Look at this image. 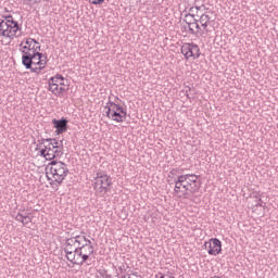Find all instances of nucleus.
Wrapping results in <instances>:
<instances>
[{
  "mask_svg": "<svg viewBox=\"0 0 278 278\" xmlns=\"http://www.w3.org/2000/svg\"><path fill=\"white\" fill-rule=\"evenodd\" d=\"M184 23L188 25L189 34H191L192 36H199V34H201V25H199V20L193 18L192 22L188 21V18H184Z\"/></svg>",
  "mask_w": 278,
  "mask_h": 278,
  "instance_id": "12",
  "label": "nucleus"
},
{
  "mask_svg": "<svg viewBox=\"0 0 278 278\" xmlns=\"http://www.w3.org/2000/svg\"><path fill=\"white\" fill-rule=\"evenodd\" d=\"M94 190L98 194L108 193L112 190V177L105 173H97L94 178Z\"/></svg>",
  "mask_w": 278,
  "mask_h": 278,
  "instance_id": "6",
  "label": "nucleus"
},
{
  "mask_svg": "<svg viewBox=\"0 0 278 278\" xmlns=\"http://www.w3.org/2000/svg\"><path fill=\"white\" fill-rule=\"evenodd\" d=\"M65 257L68 262H71L72 264H74L76 266H84V264H81L80 256H77V248L76 247H75V252L65 253Z\"/></svg>",
  "mask_w": 278,
  "mask_h": 278,
  "instance_id": "15",
  "label": "nucleus"
},
{
  "mask_svg": "<svg viewBox=\"0 0 278 278\" xmlns=\"http://www.w3.org/2000/svg\"><path fill=\"white\" fill-rule=\"evenodd\" d=\"M20 51L23 53L22 55V64L23 66L29 67L31 64L33 53L29 52V47L25 43V39L20 43Z\"/></svg>",
  "mask_w": 278,
  "mask_h": 278,
  "instance_id": "11",
  "label": "nucleus"
},
{
  "mask_svg": "<svg viewBox=\"0 0 278 278\" xmlns=\"http://www.w3.org/2000/svg\"><path fill=\"white\" fill-rule=\"evenodd\" d=\"M181 173H184L182 169L173 168V169L169 172V175H173L174 177H177V175H181Z\"/></svg>",
  "mask_w": 278,
  "mask_h": 278,
  "instance_id": "24",
  "label": "nucleus"
},
{
  "mask_svg": "<svg viewBox=\"0 0 278 278\" xmlns=\"http://www.w3.org/2000/svg\"><path fill=\"white\" fill-rule=\"evenodd\" d=\"M193 8H194V10H195L197 16H199V12H200V10H201V5H200V7L197 5V7H193Z\"/></svg>",
  "mask_w": 278,
  "mask_h": 278,
  "instance_id": "33",
  "label": "nucleus"
},
{
  "mask_svg": "<svg viewBox=\"0 0 278 278\" xmlns=\"http://www.w3.org/2000/svg\"><path fill=\"white\" fill-rule=\"evenodd\" d=\"M75 252V245H65L64 247V253H74Z\"/></svg>",
  "mask_w": 278,
  "mask_h": 278,
  "instance_id": "25",
  "label": "nucleus"
},
{
  "mask_svg": "<svg viewBox=\"0 0 278 278\" xmlns=\"http://www.w3.org/2000/svg\"><path fill=\"white\" fill-rule=\"evenodd\" d=\"M77 257H80V264H86L90 260V255L94 253V247H92V241L88 238L83 237V243L76 247Z\"/></svg>",
  "mask_w": 278,
  "mask_h": 278,
  "instance_id": "5",
  "label": "nucleus"
},
{
  "mask_svg": "<svg viewBox=\"0 0 278 278\" xmlns=\"http://www.w3.org/2000/svg\"><path fill=\"white\" fill-rule=\"evenodd\" d=\"M184 176L187 177L189 188H194V186H199V176L197 174H185Z\"/></svg>",
  "mask_w": 278,
  "mask_h": 278,
  "instance_id": "19",
  "label": "nucleus"
},
{
  "mask_svg": "<svg viewBox=\"0 0 278 278\" xmlns=\"http://www.w3.org/2000/svg\"><path fill=\"white\" fill-rule=\"evenodd\" d=\"M47 160H55V157H62L64 155V147L55 139L52 142L46 144Z\"/></svg>",
  "mask_w": 278,
  "mask_h": 278,
  "instance_id": "7",
  "label": "nucleus"
},
{
  "mask_svg": "<svg viewBox=\"0 0 278 278\" xmlns=\"http://www.w3.org/2000/svg\"><path fill=\"white\" fill-rule=\"evenodd\" d=\"M84 235H78V236H75V237H71L70 239H67L65 241V245L66 247H75V244H81L84 242Z\"/></svg>",
  "mask_w": 278,
  "mask_h": 278,
  "instance_id": "18",
  "label": "nucleus"
},
{
  "mask_svg": "<svg viewBox=\"0 0 278 278\" xmlns=\"http://www.w3.org/2000/svg\"><path fill=\"white\" fill-rule=\"evenodd\" d=\"M211 21H212V17L210 16V12L202 13L200 15V18L198 20V22L200 23L204 31H207V27H210Z\"/></svg>",
  "mask_w": 278,
  "mask_h": 278,
  "instance_id": "16",
  "label": "nucleus"
},
{
  "mask_svg": "<svg viewBox=\"0 0 278 278\" xmlns=\"http://www.w3.org/2000/svg\"><path fill=\"white\" fill-rule=\"evenodd\" d=\"M52 125L56 128V136H60V134H64L66 129H68V121L64 117L61 119H52Z\"/></svg>",
  "mask_w": 278,
  "mask_h": 278,
  "instance_id": "13",
  "label": "nucleus"
},
{
  "mask_svg": "<svg viewBox=\"0 0 278 278\" xmlns=\"http://www.w3.org/2000/svg\"><path fill=\"white\" fill-rule=\"evenodd\" d=\"M100 275H101L102 278H112V276H110V275H109L108 273H105V271L100 273Z\"/></svg>",
  "mask_w": 278,
  "mask_h": 278,
  "instance_id": "31",
  "label": "nucleus"
},
{
  "mask_svg": "<svg viewBox=\"0 0 278 278\" xmlns=\"http://www.w3.org/2000/svg\"><path fill=\"white\" fill-rule=\"evenodd\" d=\"M119 273H123L125 270V265L118 267Z\"/></svg>",
  "mask_w": 278,
  "mask_h": 278,
  "instance_id": "34",
  "label": "nucleus"
},
{
  "mask_svg": "<svg viewBox=\"0 0 278 278\" xmlns=\"http://www.w3.org/2000/svg\"><path fill=\"white\" fill-rule=\"evenodd\" d=\"M53 140H55V139H51V138L45 139V138H42V139H39V140H38V143H39V144H43V147H45V144H47V142H48V144H49V142H53Z\"/></svg>",
  "mask_w": 278,
  "mask_h": 278,
  "instance_id": "26",
  "label": "nucleus"
},
{
  "mask_svg": "<svg viewBox=\"0 0 278 278\" xmlns=\"http://www.w3.org/2000/svg\"><path fill=\"white\" fill-rule=\"evenodd\" d=\"M174 193L178 199H188L190 194H195V192H199V186L190 187L188 176H177V178H174Z\"/></svg>",
  "mask_w": 278,
  "mask_h": 278,
  "instance_id": "2",
  "label": "nucleus"
},
{
  "mask_svg": "<svg viewBox=\"0 0 278 278\" xmlns=\"http://www.w3.org/2000/svg\"><path fill=\"white\" fill-rule=\"evenodd\" d=\"M40 157H45L47 160V144H45L43 149L39 151Z\"/></svg>",
  "mask_w": 278,
  "mask_h": 278,
  "instance_id": "27",
  "label": "nucleus"
},
{
  "mask_svg": "<svg viewBox=\"0 0 278 278\" xmlns=\"http://www.w3.org/2000/svg\"><path fill=\"white\" fill-rule=\"evenodd\" d=\"M204 248L207 249L208 255H219V253L223 251V242L216 238H213L204 243Z\"/></svg>",
  "mask_w": 278,
  "mask_h": 278,
  "instance_id": "10",
  "label": "nucleus"
},
{
  "mask_svg": "<svg viewBox=\"0 0 278 278\" xmlns=\"http://www.w3.org/2000/svg\"><path fill=\"white\" fill-rule=\"evenodd\" d=\"M117 277H121V274H117Z\"/></svg>",
  "mask_w": 278,
  "mask_h": 278,
  "instance_id": "36",
  "label": "nucleus"
},
{
  "mask_svg": "<svg viewBox=\"0 0 278 278\" xmlns=\"http://www.w3.org/2000/svg\"><path fill=\"white\" fill-rule=\"evenodd\" d=\"M256 207H264V202L262 201V199L258 200Z\"/></svg>",
  "mask_w": 278,
  "mask_h": 278,
  "instance_id": "32",
  "label": "nucleus"
},
{
  "mask_svg": "<svg viewBox=\"0 0 278 278\" xmlns=\"http://www.w3.org/2000/svg\"><path fill=\"white\" fill-rule=\"evenodd\" d=\"M106 108L108 118H112V121H115L116 123H125V121H127V109L118 104V98H116L115 102L109 100Z\"/></svg>",
  "mask_w": 278,
  "mask_h": 278,
  "instance_id": "4",
  "label": "nucleus"
},
{
  "mask_svg": "<svg viewBox=\"0 0 278 278\" xmlns=\"http://www.w3.org/2000/svg\"><path fill=\"white\" fill-rule=\"evenodd\" d=\"M36 43L37 40L34 38H26L25 39V45L28 46V53H36Z\"/></svg>",
  "mask_w": 278,
  "mask_h": 278,
  "instance_id": "21",
  "label": "nucleus"
},
{
  "mask_svg": "<svg viewBox=\"0 0 278 278\" xmlns=\"http://www.w3.org/2000/svg\"><path fill=\"white\" fill-rule=\"evenodd\" d=\"M3 18H0V36L10 38L11 40L21 38V26H18V22L14 21L12 15H5Z\"/></svg>",
  "mask_w": 278,
  "mask_h": 278,
  "instance_id": "3",
  "label": "nucleus"
},
{
  "mask_svg": "<svg viewBox=\"0 0 278 278\" xmlns=\"http://www.w3.org/2000/svg\"><path fill=\"white\" fill-rule=\"evenodd\" d=\"M188 21H192V22H193V21H194V18H192V20H189V17H188Z\"/></svg>",
  "mask_w": 278,
  "mask_h": 278,
  "instance_id": "35",
  "label": "nucleus"
},
{
  "mask_svg": "<svg viewBox=\"0 0 278 278\" xmlns=\"http://www.w3.org/2000/svg\"><path fill=\"white\" fill-rule=\"evenodd\" d=\"M180 51L187 60L201 58V48L197 43H184Z\"/></svg>",
  "mask_w": 278,
  "mask_h": 278,
  "instance_id": "8",
  "label": "nucleus"
},
{
  "mask_svg": "<svg viewBox=\"0 0 278 278\" xmlns=\"http://www.w3.org/2000/svg\"><path fill=\"white\" fill-rule=\"evenodd\" d=\"M48 90L52 92L55 97H60L63 92H66V89L64 87H59L56 83H52L51 78L48 80Z\"/></svg>",
  "mask_w": 278,
  "mask_h": 278,
  "instance_id": "14",
  "label": "nucleus"
},
{
  "mask_svg": "<svg viewBox=\"0 0 278 278\" xmlns=\"http://www.w3.org/2000/svg\"><path fill=\"white\" fill-rule=\"evenodd\" d=\"M40 62H41L40 56L34 55L31 58V62H30L29 67H27V65H24V66H25V68L30 71V73H36V75H40V73H42V71H45V68H47L49 58L46 56L45 61H42L41 63Z\"/></svg>",
  "mask_w": 278,
  "mask_h": 278,
  "instance_id": "9",
  "label": "nucleus"
},
{
  "mask_svg": "<svg viewBox=\"0 0 278 278\" xmlns=\"http://www.w3.org/2000/svg\"><path fill=\"white\" fill-rule=\"evenodd\" d=\"M65 79L66 78H64V76H62V74H56L50 78L52 84H56L58 86H61V88H62V86H66V83H64Z\"/></svg>",
  "mask_w": 278,
  "mask_h": 278,
  "instance_id": "20",
  "label": "nucleus"
},
{
  "mask_svg": "<svg viewBox=\"0 0 278 278\" xmlns=\"http://www.w3.org/2000/svg\"><path fill=\"white\" fill-rule=\"evenodd\" d=\"M47 172V179L51 181V186H61L62 181L66 179L68 176V165L62 161L53 160L49 163L46 167Z\"/></svg>",
  "mask_w": 278,
  "mask_h": 278,
  "instance_id": "1",
  "label": "nucleus"
},
{
  "mask_svg": "<svg viewBox=\"0 0 278 278\" xmlns=\"http://www.w3.org/2000/svg\"><path fill=\"white\" fill-rule=\"evenodd\" d=\"M205 10H207L206 8H205V4H202V5H200V11H199V14L201 15V14H205Z\"/></svg>",
  "mask_w": 278,
  "mask_h": 278,
  "instance_id": "30",
  "label": "nucleus"
},
{
  "mask_svg": "<svg viewBox=\"0 0 278 278\" xmlns=\"http://www.w3.org/2000/svg\"><path fill=\"white\" fill-rule=\"evenodd\" d=\"M24 212L25 211H20L15 216V220H17V223H22V225H29V223H31V216H29V213Z\"/></svg>",
  "mask_w": 278,
  "mask_h": 278,
  "instance_id": "17",
  "label": "nucleus"
},
{
  "mask_svg": "<svg viewBox=\"0 0 278 278\" xmlns=\"http://www.w3.org/2000/svg\"><path fill=\"white\" fill-rule=\"evenodd\" d=\"M194 16H197V9H194V7H191L189 9V13L185 14V18H194Z\"/></svg>",
  "mask_w": 278,
  "mask_h": 278,
  "instance_id": "23",
  "label": "nucleus"
},
{
  "mask_svg": "<svg viewBox=\"0 0 278 278\" xmlns=\"http://www.w3.org/2000/svg\"><path fill=\"white\" fill-rule=\"evenodd\" d=\"M205 10H207L206 8H205V4H202V5H200V11H199V14L201 15V14H205Z\"/></svg>",
  "mask_w": 278,
  "mask_h": 278,
  "instance_id": "29",
  "label": "nucleus"
},
{
  "mask_svg": "<svg viewBox=\"0 0 278 278\" xmlns=\"http://www.w3.org/2000/svg\"><path fill=\"white\" fill-rule=\"evenodd\" d=\"M89 3H92V5H102V3H105V0H89Z\"/></svg>",
  "mask_w": 278,
  "mask_h": 278,
  "instance_id": "28",
  "label": "nucleus"
},
{
  "mask_svg": "<svg viewBox=\"0 0 278 278\" xmlns=\"http://www.w3.org/2000/svg\"><path fill=\"white\" fill-rule=\"evenodd\" d=\"M40 51H41L40 42L37 41V43L35 46V53H33V58H34V55H37V58H40V60H41L40 63H42V62H45L46 58H48V56H47V53H41Z\"/></svg>",
  "mask_w": 278,
  "mask_h": 278,
  "instance_id": "22",
  "label": "nucleus"
}]
</instances>
